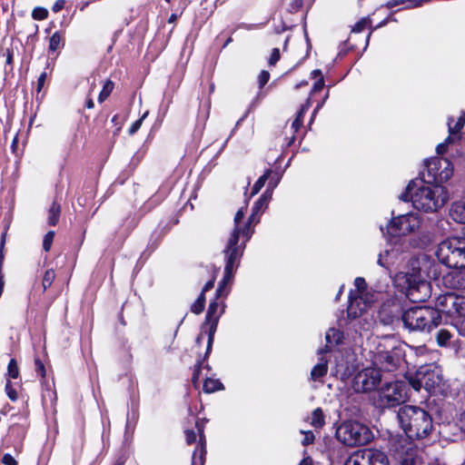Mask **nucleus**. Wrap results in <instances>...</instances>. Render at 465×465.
I'll return each instance as SVG.
<instances>
[{"label": "nucleus", "instance_id": "11", "mask_svg": "<svg viewBox=\"0 0 465 465\" xmlns=\"http://www.w3.org/2000/svg\"><path fill=\"white\" fill-rule=\"evenodd\" d=\"M420 225V216L414 213H409L392 218L387 229L391 235L401 236L416 232Z\"/></svg>", "mask_w": 465, "mask_h": 465}, {"label": "nucleus", "instance_id": "7", "mask_svg": "<svg viewBox=\"0 0 465 465\" xmlns=\"http://www.w3.org/2000/svg\"><path fill=\"white\" fill-rule=\"evenodd\" d=\"M436 256L440 262L450 268L465 267V238L450 237L441 241Z\"/></svg>", "mask_w": 465, "mask_h": 465}, {"label": "nucleus", "instance_id": "45", "mask_svg": "<svg viewBox=\"0 0 465 465\" xmlns=\"http://www.w3.org/2000/svg\"><path fill=\"white\" fill-rule=\"evenodd\" d=\"M304 434V438L302 440L303 445H309L314 440V434L312 431H302Z\"/></svg>", "mask_w": 465, "mask_h": 465}, {"label": "nucleus", "instance_id": "59", "mask_svg": "<svg viewBox=\"0 0 465 465\" xmlns=\"http://www.w3.org/2000/svg\"><path fill=\"white\" fill-rule=\"evenodd\" d=\"M178 15L176 14H172L168 19V22L169 23H174L176 21V19L178 18Z\"/></svg>", "mask_w": 465, "mask_h": 465}, {"label": "nucleus", "instance_id": "9", "mask_svg": "<svg viewBox=\"0 0 465 465\" xmlns=\"http://www.w3.org/2000/svg\"><path fill=\"white\" fill-rule=\"evenodd\" d=\"M407 399L405 382L396 381L386 383L378 391L376 404L381 408H391L403 403Z\"/></svg>", "mask_w": 465, "mask_h": 465}, {"label": "nucleus", "instance_id": "46", "mask_svg": "<svg viewBox=\"0 0 465 465\" xmlns=\"http://www.w3.org/2000/svg\"><path fill=\"white\" fill-rule=\"evenodd\" d=\"M2 462L5 464V465H17V462L16 460H15V458L9 454V453H5L3 458H2Z\"/></svg>", "mask_w": 465, "mask_h": 465}, {"label": "nucleus", "instance_id": "27", "mask_svg": "<svg viewBox=\"0 0 465 465\" xmlns=\"http://www.w3.org/2000/svg\"><path fill=\"white\" fill-rule=\"evenodd\" d=\"M311 106L310 98L307 100V102L301 107L297 117L294 119V121L292 124V128L294 130V132H297L299 128L301 127L302 124V118L305 114V112L309 109Z\"/></svg>", "mask_w": 465, "mask_h": 465}, {"label": "nucleus", "instance_id": "19", "mask_svg": "<svg viewBox=\"0 0 465 465\" xmlns=\"http://www.w3.org/2000/svg\"><path fill=\"white\" fill-rule=\"evenodd\" d=\"M399 312L400 305L398 303H384L379 311V317L384 324H391L394 319L398 318Z\"/></svg>", "mask_w": 465, "mask_h": 465}, {"label": "nucleus", "instance_id": "14", "mask_svg": "<svg viewBox=\"0 0 465 465\" xmlns=\"http://www.w3.org/2000/svg\"><path fill=\"white\" fill-rule=\"evenodd\" d=\"M426 168L435 184L447 182L453 174V165L447 158H431L427 161Z\"/></svg>", "mask_w": 465, "mask_h": 465}, {"label": "nucleus", "instance_id": "41", "mask_svg": "<svg viewBox=\"0 0 465 465\" xmlns=\"http://www.w3.org/2000/svg\"><path fill=\"white\" fill-rule=\"evenodd\" d=\"M5 389V392H6L7 396H8V398L11 401H16V399H17V392L13 388L11 381H6Z\"/></svg>", "mask_w": 465, "mask_h": 465}, {"label": "nucleus", "instance_id": "55", "mask_svg": "<svg viewBox=\"0 0 465 465\" xmlns=\"http://www.w3.org/2000/svg\"><path fill=\"white\" fill-rule=\"evenodd\" d=\"M35 365H36L37 371H40L41 375L44 377L45 374L44 364L41 362L40 360H35Z\"/></svg>", "mask_w": 465, "mask_h": 465}, {"label": "nucleus", "instance_id": "3", "mask_svg": "<svg viewBox=\"0 0 465 465\" xmlns=\"http://www.w3.org/2000/svg\"><path fill=\"white\" fill-rule=\"evenodd\" d=\"M399 423L411 440L427 437L432 430V418L425 410L412 405H405L398 411Z\"/></svg>", "mask_w": 465, "mask_h": 465}, {"label": "nucleus", "instance_id": "44", "mask_svg": "<svg viewBox=\"0 0 465 465\" xmlns=\"http://www.w3.org/2000/svg\"><path fill=\"white\" fill-rule=\"evenodd\" d=\"M280 59V51L278 48H273L271 54L269 64L274 65Z\"/></svg>", "mask_w": 465, "mask_h": 465}, {"label": "nucleus", "instance_id": "56", "mask_svg": "<svg viewBox=\"0 0 465 465\" xmlns=\"http://www.w3.org/2000/svg\"><path fill=\"white\" fill-rule=\"evenodd\" d=\"M299 465H312V460L310 458H304Z\"/></svg>", "mask_w": 465, "mask_h": 465}, {"label": "nucleus", "instance_id": "26", "mask_svg": "<svg viewBox=\"0 0 465 465\" xmlns=\"http://www.w3.org/2000/svg\"><path fill=\"white\" fill-rule=\"evenodd\" d=\"M64 46V38L60 32L52 35L49 41V51L55 52Z\"/></svg>", "mask_w": 465, "mask_h": 465}, {"label": "nucleus", "instance_id": "39", "mask_svg": "<svg viewBox=\"0 0 465 465\" xmlns=\"http://www.w3.org/2000/svg\"><path fill=\"white\" fill-rule=\"evenodd\" d=\"M148 112H145L138 120H136L131 127L129 128V134H135L141 127L143 120L147 117Z\"/></svg>", "mask_w": 465, "mask_h": 465}, {"label": "nucleus", "instance_id": "58", "mask_svg": "<svg viewBox=\"0 0 465 465\" xmlns=\"http://www.w3.org/2000/svg\"><path fill=\"white\" fill-rule=\"evenodd\" d=\"M278 183V180H276L275 182H272V181H270L269 183V187L267 189H269L270 191H273V189L276 187Z\"/></svg>", "mask_w": 465, "mask_h": 465}, {"label": "nucleus", "instance_id": "13", "mask_svg": "<svg viewBox=\"0 0 465 465\" xmlns=\"http://www.w3.org/2000/svg\"><path fill=\"white\" fill-rule=\"evenodd\" d=\"M381 380V375L378 369L365 368L354 376L352 388L356 392H368L374 390Z\"/></svg>", "mask_w": 465, "mask_h": 465}, {"label": "nucleus", "instance_id": "20", "mask_svg": "<svg viewBox=\"0 0 465 465\" xmlns=\"http://www.w3.org/2000/svg\"><path fill=\"white\" fill-rule=\"evenodd\" d=\"M342 338L343 335L341 331L334 328L329 329L325 335L326 345L323 349L319 350V354L329 351L332 346L338 345Z\"/></svg>", "mask_w": 465, "mask_h": 465}, {"label": "nucleus", "instance_id": "17", "mask_svg": "<svg viewBox=\"0 0 465 465\" xmlns=\"http://www.w3.org/2000/svg\"><path fill=\"white\" fill-rule=\"evenodd\" d=\"M444 284L452 289L465 290V267L456 268L443 277Z\"/></svg>", "mask_w": 465, "mask_h": 465}, {"label": "nucleus", "instance_id": "48", "mask_svg": "<svg viewBox=\"0 0 465 465\" xmlns=\"http://www.w3.org/2000/svg\"><path fill=\"white\" fill-rule=\"evenodd\" d=\"M324 86V80L323 77L321 76L319 80L313 84L312 93L320 92Z\"/></svg>", "mask_w": 465, "mask_h": 465}, {"label": "nucleus", "instance_id": "15", "mask_svg": "<svg viewBox=\"0 0 465 465\" xmlns=\"http://www.w3.org/2000/svg\"><path fill=\"white\" fill-rule=\"evenodd\" d=\"M377 299L378 293L371 290H366L359 295H352L351 292L347 308L348 316L352 318L361 316Z\"/></svg>", "mask_w": 465, "mask_h": 465}, {"label": "nucleus", "instance_id": "28", "mask_svg": "<svg viewBox=\"0 0 465 465\" xmlns=\"http://www.w3.org/2000/svg\"><path fill=\"white\" fill-rule=\"evenodd\" d=\"M61 213V207L60 204L57 203H53L50 206L49 212H48V223L50 225H55L58 222L59 216Z\"/></svg>", "mask_w": 465, "mask_h": 465}, {"label": "nucleus", "instance_id": "16", "mask_svg": "<svg viewBox=\"0 0 465 465\" xmlns=\"http://www.w3.org/2000/svg\"><path fill=\"white\" fill-rule=\"evenodd\" d=\"M218 307H219V304L217 302H213L210 303L207 313H206L205 322L203 325V329H205L208 327V330L204 331V333L207 334V337H208L206 354H208L212 349V344L213 341V335H214V332L217 328L220 315L223 312V311L218 312Z\"/></svg>", "mask_w": 465, "mask_h": 465}, {"label": "nucleus", "instance_id": "64", "mask_svg": "<svg viewBox=\"0 0 465 465\" xmlns=\"http://www.w3.org/2000/svg\"><path fill=\"white\" fill-rule=\"evenodd\" d=\"M62 8V4H59L58 2L54 6V11L57 12Z\"/></svg>", "mask_w": 465, "mask_h": 465}, {"label": "nucleus", "instance_id": "63", "mask_svg": "<svg viewBox=\"0 0 465 465\" xmlns=\"http://www.w3.org/2000/svg\"><path fill=\"white\" fill-rule=\"evenodd\" d=\"M86 106L87 108L89 109H92L94 107V102L92 99H89L87 102H86Z\"/></svg>", "mask_w": 465, "mask_h": 465}, {"label": "nucleus", "instance_id": "8", "mask_svg": "<svg viewBox=\"0 0 465 465\" xmlns=\"http://www.w3.org/2000/svg\"><path fill=\"white\" fill-rule=\"evenodd\" d=\"M336 437L344 445L353 447L370 442L372 439V433L362 423L347 420L337 428Z\"/></svg>", "mask_w": 465, "mask_h": 465}, {"label": "nucleus", "instance_id": "47", "mask_svg": "<svg viewBox=\"0 0 465 465\" xmlns=\"http://www.w3.org/2000/svg\"><path fill=\"white\" fill-rule=\"evenodd\" d=\"M185 440L188 444H192L196 440V433L193 430H185Z\"/></svg>", "mask_w": 465, "mask_h": 465}, {"label": "nucleus", "instance_id": "35", "mask_svg": "<svg viewBox=\"0 0 465 465\" xmlns=\"http://www.w3.org/2000/svg\"><path fill=\"white\" fill-rule=\"evenodd\" d=\"M7 374L12 379H16L19 376V369L17 361L15 359H11L7 366Z\"/></svg>", "mask_w": 465, "mask_h": 465}, {"label": "nucleus", "instance_id": "5", "mask_svg": "<svg viewBox=\"0 0 465 465\" xmlns=\"http://www.w3.org/2000/svg\"><path fill=\"white\" fill-rule=\"evenodd\" d=\"M435 306L445 313L459 333L465 336V295L446 292L437 297Z\"/></svg>", "mask_w": 465, "mask_h": 465}, {"label": "nucleus", "instance_id": "22", "mask_svg": "<svg viewBox=\"0 0 465 465\" xmlns=\"http://www.w3.org/2000/svg\"><path fill=\"white\" fill-rule=\"evenodd\" d=\"M199 432H200V446L197 447L193 453L192 465H203L204 460H205V454H206L205 439L203 434V430L201 429H199Z\"/></svg>", "mask_w": 465, "mask_h": 465}, {"label": "nucleus", "instance_id": "31", "mask_svg": "<svg viewBox=\"0 0 465 465\" xmlns=\"http://www.w3.org/2000/svg\"><path fill=\"white\" fill-rule=\"evenodd\" d=\"M114 83L110 80H107L104 86H103V90L101 91L99 96H98V101L100 103L104 102L109 95L110 94L113 92L114 90Z\"/></svg>", "mask_w": 465, "mask_h": 465}, {"label": "nucleus", "instance_id": "23", "mask_svg": "<svg viewBox=\"0 0 465 465\" xmlns=\"http://www.w3.org/2000/svg\"><path fill=\"white\" fill-rule=\"evenodd\" d=\"M376 361H379L382 368L386 369L387 371H391L397 366L399 358L396 357L394 353L384 351L381 352L377 356Z\"/></svg>", "mask_w": 465, "mask_h": 465}, {"label": "nucleus", "instance_id": "53", "mask_svg": "<svg viewBox=\"0 0 465 465\" xmlns=\"http://www.w3.org/2000/svg\"><path fill=\"white\" fill-rule=\"evenodd\" d=\"M451 143V142H446V141H445L444 143H440V144L437 146V148H436L437 153H438L439 154H442V153H444L446 152V146H447L449 143Z\"/></svg>", "mask_w": 465, "mask_h": 465}, {"label": "nucleus", "instance_id": "6", "mask_svg": "<svg viewBox=\"0 0 465 465\" xmlns=\"http://www.w3.org/2000/svg\"><path fill=\"white\" fill-rule=\"evenodd\" d=\"M401 320L411 331H430L441 322V314L437 307L415 306L403 312Z\"/></svg>", "mask_w": 465, "mask_h": 465}, {"label": "nucleus", "instance_id": "57", "mask_svg": "<svg viewBox=\"0 0 465 465\" xmlns=\"http://www.w3.org/2000/svg\"><path fill=\"white\" fill-rule=\"evenodd\" d=\"M312 77H314V78H316V77H319V78H320L321 76H322V71H321V70H318V69H317V70H313V71L312 72Z\"/></svg>", "mask_w": 465, "mask_h": 465}, {"label": "nucleus", "instance_id": "18", "mask_svg": "<svg viewBox=\"0 0 465 465\" xmlns=\"http://www.w3.org/2000/svg\"><path fill=\"white\" fill-rule=\"evenodd\" d=\"M465 124V112H460L457 117L450 116L448 119L449 136L446 142H454L459 140L460 135V132Z\"/></svg>", "mask_w": 465, "mask_h": 465}, {"label": "nucleus", "instance_id": "32", "mask_svg": "<svg viewBox=\"0 0 465 465\" xmlns=\"http://www.w3.org/2000/svg\"><path fill=\"white\" fill-rule=\"evenodd\" d=\"M54 279H55V273H54V270L50 269V270L45 271L43 280H42V286H43L44 292L46 291V289L52 285Z\"/></svg>", "mask_w": 465, "mask_h": 465}, {"label": "nucleus", "instance_id": "36", "mask_svg": "<svg viewBox=\"0 0 465 465\" xmlns=\"http://www.w3.org/2000/svg\"><path fill=\"white\" fill-rule=\"evenodd\" d=\"M354 286H355V291H351L352 292V295H359L361 293H362L364 291H366V282L363 278L361 277H357L355 280H354Z\"/></svg>", "mask_w": 465, "mask_h": 465}, {"label": "nucleus", "instance_id": "34", "mask_svg": "<svg viewBox=\"0 0 465 465\" xmlns=\"http://www.w3.org/2000/svg\"><path fill=\"white\" fill-rule=\"evenodd\" d=\"M271 171L268 170L263 175H262L254 183L252 187V195H254L260 192V190L264 186L265 182L267 181Z\"/></svg>", "mask_w": 465, "mask_h": 465}, {"label": "nucleus", "instance_id": "21", "mask_svg": "<svg viewBox=\"0 0 465 465\" xmlns=\"http://www.w3.org/2000/svg\"><path fill=\"white\" fill-rule=\"evenodd\" d=\"M450 217L458 223H465V202L458 201L451 203L449 211Z\"/></svg>", "mask_w": 465, "mask_h": 465}, {"label": "nucleus", "instance_id": "2", "mask_svg": "<svg viewBox=\"0 0 465 465\" xmlns=\"http://www.w3.org/2000/svg\"><path fill=\"white\" fill-rule=\"evenodd\" d=\"M400 199L411 201L412 206L418 211L435 213L446 204L449 193L444 186L419 180L411 181Z\"/></svg>", "mask_w": 465, "mask_h": 465}, {"label": "nucleus", "instance_id": "24", "mask_svg": "<svg viewBox=\"0 0 465 465\" xmlns=\"http://www.w3.org/2000/svg\"><path fill=\"white\" fill-rule=\"evenodd\" d=\"M328 371V361L321 359V361L316 364L311 371V379L312 381H318L327 374Z\"/></svg>", "mask_w": 465, "mask_h": 465}, {"label": "nucleus", "instance_id": "25", "mask_svg": "<svg viewBox=\"0 0 465 465\" xmlns=\"http://www.w3.org/2000/svg\"><path fill=\"white\" fill-rule=\"evenodd\" d=\"M451 338V332L446 329L439 330L435 335L437 344L440 347L450 346Z\"/></svg>", "mask_w": 465, "mask_h": 465}, {"label": "nucleus", "instance_id": "38", "mask_svg": "<svg viewBox=\"0 0 465 465\" xmlns=\"http://www.w3.org/2000/svg\"><path fill=\"white\" fill-rule=\"evenodd\" d=\"M391 254L392 253H391L390 251H385L384 253H381L378 258V263L383 267L388 266L390 263L392 262Z\"/></svg>", "mask_w": 465, "mask_h": 465}, {"label": "nucleus", "instance_id": "42", "mask_svg": "<svg viewBox=\"0 0 465 465\" xmlns=\"http://www.w3.org/2000/svg\"><path fill=\"white\" fill-rule=\"evenodd\" d=\"M369 20L367 18H362L358 23L355 24V25L352 27V32L354 33H361L362 32L365 27L368 25Z\"/></svg>", "mask_w": 465, "mask_h": 465}, {"label": "nucleus", "instance_id": "54", "mask_svg": "<svg viewBox=\"0 0 465 465\" xmlns=\"http://www.w3.org/2000/svg\"><path fill=\"white\" fill-rule=\"evenodd\" d=\"M214 285V280L212 279L210 281H208L205 285L203 286V290H202V292L201 293H205L206 292H208L209 290H211Z\"/></svg>", "mask_w": 465, "mask_h": 465}, {"label": "nucleus", "instance_id": "40", "mask_svg": "<svg viewBox=\"0 0 465 465\" xmlns=\"http://www.w3.org/2000/svg\"><path fill=\"white\" fill-rule=\"evenodd\" d=\"M54 236V232L53 231L48 232L45 235V238L43 241V248L45 252H48L51 249Z\"/></svg>", "mask_w": 465, "mask_h": 465}, {"label": "nucleus", "instance_id": "62", "mask_svg": "<svg viewBox=\"0 0 465 465\" xmlns=\"http://www.w3.org/2000/svg\"><path fill=\"white\" fill-rule=\"evenodd\" d=\"M425 351H426V348L425 347H420V348L417 349V353L420 354V355H422Z\"/></svg>", "mask_w": 465, "mask_h": 465}, {"label": "nucleus", "instance_id": "4", "mask_svg": "<svg viewBox=\"0 0 465 465\" xmlns=\"http://www.w3.org/2000/svg\"><path fill=\"white\" fill-rule=\"evenodd\" d=\"M397 288L413 302H425L431 295L430 283L425 280L420 269L412 265L411 272H400L393 277Z\"/></svg>", "mask_w": 465, "mask_h": 465}, {"label": "nucleus", "instance_id": "43", "mask_svg": "<svg viewBox=\"0 0 465 465\" xmlns=\"http://www.w3.org/2000/svg\"><path fill=\"white\" fill-rule=\"evenodd\" d=\"M270 74L267 71H262L258 77L260 87H263L269 81Z\"/></svg>", "mask_w": 465, "mask_h": 465}, {"label": "nucleus", "instance_id": "33", "mask_svg": "<svg viewBox=\"0 0 465 465\" xmlns=\"http://www.w3.org/2000/svg\"><path fill=\"white\" fill-rule=\"evenodd\" d=\"M205 296L201 293L198 299L192 304L191 311L195 314H200L204 309Z\"/></svg>", "mask_w": 465, "mask_h": 465}, {"label": "nucleus", "instance_id": "29", "mask_svg": "<svg viewBox=\"0 0 465 465\" xmlns=\"http://www.w3.org/2000/svg\"><path fill=\"white\" fill-rule=\"evenodd\" d=\"M203 389L204 392L212 393L223 389V384L218 380L209 378L205 379Z\"/></svg>", "mask_w": 465, "mask_h": 465}, {"label": "nucleus", "instance_id": "60", "mask_svg": "<svg viewBox=\"0 0 465 465\" xmlns=\"http://www.w3.org/2000/svg\"><path fill=\"white\" fill-rule=\"evenodd\" d=\"M202 330H204V329L202 328ZM203 338H204V333H203V331H202V332L198 335V337L196 339V343L200 344Z\"/></svg>", "mask_w": 465, "mask_h": 465}, {"label": "nucleus", "instance_id": "30", "mask_svg": "<svg viewBox=\"0 0 465 465\" xmlns=\"http://www.w3.org/2000/svg\"><path fill=\"white\" fill-rule=\"evenodd\" d=\"M311 424L314 428H321V427L323 426V424H324V415H323V412H322V409L317 408V409H315L313 411V412L312 414Z\"/></svg>", "mask_w": 465, "mask_h": 465}, {"label": "nucleus", "instance_id": "12", "mask_svg": "<svg viewBox=\"0 0 465 465\" xmlns=\"http://www.w3.org/2000/svg\"><path fill=\"white\" fill-rule=\"evenodd\" d=\"M344 465H390L386 454L374 449H366L351 455Z\"/></svg>", "mask_w": 465, "mask_h": 465}, {"label": "nucleus", "instance_id": "10", "mask_svg": "<svg viewBox=\"0 0 465 465\" xmlns=\"http://www.w3.org/2000/svg\"><path fill=\"white\" fill-rule=\"evenodd\" d=\"M441 380V369L440 366L431 363L420 366L415 376L410 379V384L415 391L424 388L427 391H430L439 386Z\"/></svg>", "mask_w": 465, "mask_h": 465}, {"label": "nucleus", "instance_id": "50", "mask_svg": "<svg viewBox=\"0 0 465 465\" xmlns=\"http://www.w3.org/2000/svg\"><path fill=\"white\" fill-rule=\"evenodd\" d=\"M200 369H201V363L199 362L198 366L195 368V370L193 371V378H192V381L195 387L198 386Z\"/></svg>", "mask_w": 465, "mask_h": 465}, {"label": "nucleus", "instance_id": "37", "mask_svg": "<svg viewBox=\"0 0 465 465\" xmlns=\"http://www.w3.org/2000/svg\"><path fill=\"white\" fill-rule=\"evenodd\" d=\"M48 11L44 7H35L32 12V16L35 20H44L47 17Z\"/></svg>", "mask_w": 465, "mask_h": 465}, {"label": "nucleus", "instance_id": "1", "mask_svg": "<svg viewBox=\"0 0 465 465\" xmlns=\"http://www.w3.org/2000/svg\"><path fill=\"white\" fill-rule=\"evenodd\" d=\"M271 199L272 191L266 189L258 201L254 203L252 212L247 222H243L247 206L242 207L236 213L233 219L234 228L231 232L223 250L225 256L224 275L216 290L217 297L222 295L226 285L233 278L234 272L240 264L241 257L243 254L246 242L253 233L252 225H255L259 223V217L266 209Z\"/></svg>", "mask_w": 465, "mask_h": 465}, {"label": "nucleus", "instance_id": "51", "mask_svg": "<svg viewBox=\"0 0 465 465\" xmlns=\"http://www.w3.org/2000/svg\"><path fill=\"white\" fill-rule=\"evenodd\" d=\"M401 465H416V460L413 457L406 456L401 460Z\"/></svg>", "mask_w": 465, "mask_h": 465}, {"label": "nucleus", "instance_id": "61", "mask_svg": "<svg viewBox=\"0 0 465 465\" xmlns=\"http://www.w3.org/2000/svg\"><path fill=\"white\" fill-rule=\"evenodd\" d=\"M13 61V55L12 54L8 51V54H7V57H6V64H11Z\"/></svg>", "mask_w": 465, "mask_h": 465}, {"label": "nucleus", "instance_id": "52", "mask_svg": "<svg viewBox=\"0 0 465 465\" xmlns=\"http://www.w3.org/2000/svg\"><path fill=\"white\" fill-rule=\"evenodd\" d=\"M399 5H406V0H391L386 4L388 8H392Z\"/></svg>", "mask_w": 465, "mask_h": 465}, {"label": "nucleus", "instance_id": "49", "mask_svg": "<svg viewBox=\"0 0 465 465\" xmlns=\"http://www.w3.org/2000/svg\"><path fill=\"white\" fill-rule=\"evenodd\" d=\"M46 77H47V74L45 72L42 73L39 75L38 80H37V92H41L42 88L45 85Z\"/></svg>", "mask_w": 465, "mask_h": 465}]
</instances>
